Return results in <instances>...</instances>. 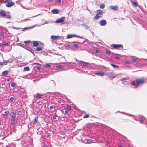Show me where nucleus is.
Returning a JSON list of instances; mask_svg holds the SVG:
<instances>
[{
	"mask_svg": "<svg viewBox=\"0 0 147 147\" xmlns=\"http://www.w3.org/2000/svg\"><path fill=\"white\" fill-rule=\"evenodd\" d=\"M87 142L88 143H92L93 142V141L91 139L88 140Z\"/></svg>",
	"mask_w": 147,
	"mask_h": 147,
	"instance_id": "32",
	"label": "nucleus"
},
{
	"mask_svg": "<svg viewBox=\"0 0 147 147\" xmlns=\"http://www.w3.org/2000/svg\"><path fill=\"white\" fill-rule=\"evenodd\" d=\"M133 4L135 6H137V3L136 2H134L133 3Z\"/></svg>",
	"mask_w": 147,
	"mask_h": 147,
	"instance_id": "49",
	"label": "nucleus"
},
{
	"mask_svg": "<svg viewBox=\"0 0 147 147\" xmlns=\"http://www.w3.org/2000/svg\"><path fill=\"white\" fill-rule=\"evenodd\" d=\"M101 16H100L99 15H98L96 13L95 16L94 17V18L96 20L100 18L101 17Z\"/></svg>",
	"mask_w": 147,
	"mask_h": 147,
	"instance_id": "19",
	"label": "nucleus"
},
{
	"mask_svg": "<svg viewBox=\"0 0 147 147\" xmlns=\"http://www.w3.org/2000/svg\"><path fill=\"white\" fill-rule=\"evenodd\" d=\"M19 40L18 38V37H17V40H16V42H19Z\"/></svg>",
	"mask_w": 147,
	"mask_h": 147,
	"instance_id": "53",
	"label": "nucleus"
},
{
	"mask_svg": "<svg viewBox=\"0 0 147 147\" xmlns=\"http://www.w3.org/2000/svg\"><path fill=\"white\" fill-rule=\"evenodd\" d=\"M119 147H122V146H121V145H119Z\"/></svg>",
	"mask_w": 147,
	"mask_h": 147,
	"instance_id": "64",
	"label": "nucleus"
},
{
	"mask_svg": "<svg viewBox=\"0 0 147 147\" xmlns=\"http://www.w3.org/2000/svg\"><path fill=\"white\" fill-rule=\"evenodd\" d=\"M79 64L81 66L83 65V64L84 63V62L82 61H79Z\"/></svg>",
	"mask_w": 147,
	"mask_h": 147,
	"instance_id": "31",
	"label": "nucleus"
},
{
	"mask_svg": "<svg viewBox=\"0 0 147 147\" xmlns=\"http://www.w3.org/2000/svg\"><path fill=\"white\" fill-rule=\"evenodd\" d=\"M73 46L76 49H78L80 48L79 46L76 44H73Z\"/></svg>",
	"mask_w": 147,
	"mask_h": 147,
	"instance_id": "26",
	"label": "nucleus"
},
{
	"mask_svg": "<svg viewBox=\"0 0 147 147\" xmlns=\"http://www.w3.org/2000/svg\"><path fill=\"white\" fill-rule=\"evenodd\" d=\"M9 48H10V49L9 51H8V52H9V51L11 50V47H10V46H9Z\"/></svg>",
	"mask_w": 147,
	"mask_h": 147,
	"instance_id": "61",
	"label": "nucleus"
},
{
	"mask_svg": "<svg viewBox=\"0 0 147 147\" xmlns=\"http://www.w3.org/2000/svg\"><path fill=\"white\" fill-rule=\"evenodd\" d=\"M109 8L114 10L115 11H117L118 9V7L117 5L115 6H110L109 7Z\"/></svg>",
	"mask_w": 147,
	"mask_h": 147,
	"instance_id": "5",
	"label": "nucleus"
},
{
	"mask_svg": "<svg viewBox=\"0 0 147 147\" xmlns=\"http://www.w3.org/2000/svg\"><path fill=\"white\" fill-rule=\"evenodd\" d=\"M30 41L29 40L26 41H24V43L27 46H29L30 45Z\"/></svg>",
	"mask_w": 147,
	"mask_h": 147,
	"instance_id": "24",
	"label": "nucleus"
},
{
	"mask_svg": "<svg viewBox=\"0 0 147 147\" xmlns=\"http://www.w3.org/2000/svg\"><path fill=\"white\" fill-rule=\"evenodd\" d=\"M122 45L121 44H115L113 45V47L115 48L120 47H122Z\"/></svg>",
	"mask_w": 147,
	"mask_h": 147,
	"instance_id": "17",
	"label": "nucleus"
},
{
	"mask_svg": "<svg viewBox=\"0 0 147 147\" xmlns=\"http://www.w3.org/2000/svg\"><path fill=\"white\" fill-rule=\"evenodd\" d=\"M57 116L56 115H55L53 116V118H54V119H56V117Z\"/></svg>",
	"mask_w": 147,
	"mask_h": 147,
	"instance_id": "44",
	"label": "nucleus"
},
{
	"mask_svg": "<svg viewBox=\"0 0 147 147\" xmlns=\"http://www.w3.org/2000/svg\"><path fill=\"white\" fill-rule=\"evenodd\" d=\"M8 73H9V71H8L6 70V71H3L2 72V74L4 76V75H5L7 74Z\"/></svg>",
	"mask_w": 147,
	"mask_h": 147,
	"instance_id": "23",
	"label": "nucleus"
},
{
	"mask_svg": "<svg viewBox=\"0 0 147 147\" xmlns=\"http://www.w3.org/2000/svg\"><path fill=\"white\" fill-rule=\"evenodd\" d=\"M26 49L28 51H30V52H31L34 55V54L33 53V52H32L33 50H32V49H27L26 48Z\"/></svg>",
	"mask_w": 147,
	"mask_h": 147,
	"instance_id": "36",
	"label": "nucleus"
},
{
	"mask_svg": "<svg viewBox=\"0 0 147 147\" xmlns=\"http://www.w3.org/2000/svg\"><path fill=\"white\" fill-rule=\"evenodd\" d=\"M95 51H96V53H99V50H95Z\"/></svg>",
	"mask_w": 147,
	"mask_h": 147,
	"instance_id": "51",
	"label": "nucleus"
},
{
	"mask_svg": "<svg viewBox=\"0 0 147 147\" xmlns=\"http://www.w3.org/2000/svg\"><path fill=\"white\" fill-rule=\"evenodd\" d=\"M5 113L6 115H8L9 113V111H6Z\"/></svg>",
	"mask_w": 147,
	"mask_h": 147,
	"instance_id": "38",
	"label": "nucleus"
},
{
	"mask_svg": "<svg viewBox=\"0 0 147 147\" xmlns=\"http://www.w3.org/2000/svg\"><path fill=\"white\" fill-rule=\"evenodd\" d=\"M35 96L39 98H41V96L39 94H36L35 95Z\"/></svg>",
	"mask_w": 147,
	"mask_h": 147,
	"instance_id": "28",
	"label": "nucleus"
},
{
	"mask_svg": "<svg viewBox=\"0 0 147 147\" xmlns=\"http://www.w3.org/2000/svg\"><path fill=\"white\" fill-rule=\"evenodd\" d=\"M140 121L141 123H143L144 122V121L142 119H140Z\"/></svg>",
	"mask_w": 147,
	"mask_h": 147,
	"instance_id": "48",
	"label": "nucleus"
},
{
	"mask_svg": "<svg viewBox=\"0 0 147 147\" xmlns=\"http://www.w3.org/2000/svg\"><path fill=\"white\" fill-rule=\"evenodd\" d=\"M40 45H39V46L37 47L36 49V50L37 51L42 50L43 47V44L42 43H41L40 42Z\"/></svg>",
	"mask_w": 147,
	"mask_h": 147,
	"instance_id": "6",
	"label": "nucleus"
},
{
	"mask_svg": "<svg viewBox=\"0 0 147 147\" xmlns=\"http://www.w3.org/2000/svg\"><path fill=\"white\" fill-rule=\"evenodd\" d=\"M131 60L133 62H137L139 61L140 59H139L138 58H135V59H134V58L131 59Z\"/></svg>",
	"mask_w": 147,
	"mask_h": 147,
	"instance_id": "18",
	"label": "nucleus"
},
{
	"mask_svg": "<svg viewBox=\"0 0 147 147\" xmlns=\"http://www.w3.org/2000/svg\"><path fill=\"white\" fill-rule=\"evenodd\" d=\"M8 44H9V43H4V44H3V45H8Z\"/></svg>",
	"mask_w": 147,
	"mask_h": 147,
	"instance_id": "55",
	"label": "nucleus"
},
{
	"mask_svg": "<svg viewBox=\"0 0 147 147\" xmlns=\"http://www.w3.org/2000/svg\"><path fill=\"white\" fill-rule=\"evenodd\" d=\"M110 64L113 67H115L116 68H118L119 66L117 65H115L111 63Z\"/></svg>",
	"mask_w": 147,
	"mask_h": 147,
	"instance_id": "25",
	"label": "nucleus"
},
{
	"mask_svg": "<svg viewBox=\"0 0 147 147\" xmlns=\"http://www.w3.org/2000/svg\"><path fill=\"white\" fill-rule=\"evenodd\" d=\"M59 12V10L57 9H53L51 11V12L53 14H57Z\"/></svg>",
	"mask_w": 147,
	"mask_h": 147,
	"instance_id": "13",
	"label": "nucleus"
},
{
	"mask_svg": "<svg viewBox=\"0 0 147 147\" xmlns=\"http://www.w3.org/2000/svg\"><path fill=\"white\" fill-rule=\"evenodd\" d=\"M115 58L116 59H118V60H120V58L118 57H115Z\"/></svg>",
	"mask_w": 147,
	"mask_h": 147,
	"instance_id": "47",
	"label": "nucleus"
},
{
	"mask_svg": "<svg viewBox=\"0 0 147 147\" xmlns=\"http://www.w3.org/2000/svg\"><path fill=\"white\" fill-rule=\"evenodd\" d=\"M52 64V63L44 64L43 65V66L46 68H49L51 66L50 64Z\"/></svg>",
	"mask_w": 147,
	"mask_h": 147,
	"instance_id": "16",
	"label": "nucleus"
},
{
	"mask_svg": "<svg viewBox=\"0 0 147 147\" xmlns=\"http://www.w3.org/2000/svg\"><path fill=\"white\" fill-rule=\"evenodd\" d=\"M18 112L19 113H21V112L20 111H18Z\"/></svg>",
	"mask_w": 147,
	"mask_h": 147,
	"instance_id": "63",
	"label": "nucleus"
},
{
	"mask_svg": "<svg viewBox=\"0 0 147 147\" xmlns=\"http://www.w3.org/2000/svg\"><path fill=\"white\" fill-rule=\"evenodd\" d=\"M65 19V17H63L61 18H59L56 21V22L57 23H62L64 21V20Z\"/></svg>",
	"mask_w": 147,
	"mask_h": 147,
	"instance_id": "7",
	"label": "nucleus"
},
{
	"mask_svg": "<svg viewBox=\"0 0 147 147\" xmlns=\"http://www.w3.org/2000/svg\"><path fill=\"white\" fill-rule=\"evenodd\" d=\"M4 3H7L6 5L8 7H11L14 4V3L12 2L11 0H5L4 1Z\"/></svg>",
	"mask_w": 147,
	"mask_h": 147,
	"instance_id": "3",
	"label": "nucleus"
},
{
	"mask_svg": "<svg viewBox=\"0 0 147 147\" xmlns=\"http://www.w3.org/2000/svg\"><path fill=\"white\" fill-rule=\"evenodd\" d=\"M129 79L128 77H126L122 78L121 80L123 84H125L127 82V80Z\"/></svg>",
	"mask_w": 147,
	"mask_h": 147,
	"instance_id": "11",
	"label": "nucleus"
},
{
	"mask_svg": "<svg viewBox=\"0 0 147 147\" xmlns=\"http://www.w3.org/2000/svg\"><path fill=\"white\" fill-rule=\"evenodd\" d=\"M6 18H8V19H10L11 18V16L10 15H6Z\"/></svg>",
	"mask_w": 147,
	"mask_h": 147,
	"instance_id": "34",
	"label": "nucleus"
},
{
	"mask_svg": "<svg viewBox=\"0 0 147 147\" xmlns=\"http://www.w3.org/2000/svg\"><path fill=\"white\" fill-rule=\"evenodd\" d=\"M4 34L3 32H0V36H3Z\"/></svg>",
	"mask_w": 147,
	"mask_h": 147,
	"instance_id": "45",
	"label": "nucleus"
},
{
	"mask_svg": "<svg viewBox=\"0 0 147 147\" xmlns=\"http://www.w3.org/2000/svg\"><path fill=\"white\" fill-rule=\"evenodd\" d=\"M83 65L86 66L87 67H89V66L90 65V64L89 63L84 62L83 64Z\"/></svg>",
	"mask_w": 147,
	"mask_h": 147,
	"instance_id": "20",
	"label": "nucleus"
},
{
	"mask_svg": "<svg viewBox=\"0 0 147 147\" xmlns=\"http://www.w3.org/2000/svg\"><path fill=\"white\" fill-rule=\"evenodd\" d=\"M65 113L66 114H67L68 113V111H67V110H65Z\"/></svg>",
	"mask_w": 147,
	"mask_h": 147,
	"instance_id": "57",
	"label": "nucleus"
},
{
	"mask_svg": "<svg viewBox=\"0 0 147 147\" xmlns=\"http://www.w3.org/2000/svg\"><path fill=\"white\" fill-rule=\"evenodd\" d=\"M106 52L107 54H109L111 53V51L109 50H106Z\"/></svg>",
	"mask_w": 147,
	"mask_h": 147,
	"instance_id": "35",
	"label": "nucleus"
},
{
	"mask_svg": "<svg viewBox=\"0 0 147 147\" xmlns=\"http://www.w3.org/2000/svg\"><path fill=\"white\" fill-rule=\"evenodd\" d=\"M67 110H70L71 109V108L69 106H67Z\"/></svg>",
	"mask_w": 147,
	"mask_h": 147,
	"instance_id": "41",
	"label": "nucleus"
},
{
	"mask_svg": "<svg viewBox=\"0 0 147 147\" xmlns=\"http://www.w3.org/2000/svg\"><path fill=\"white\" fill-rule=\"evenodd\" d=\"M11 28H13V29H16L17 30H19L20 29V28H19L16 27H11Z\"/></svg>",
	"mask_w": 147,
	"mask_h": 147,
	"instance_id": "37",
	"label": "nucleus"
},
{
	"mask_svg": "<svg viewBox=\"0 0 147 147\" xmlns=\"http://www.w3.org/2000/svg\"><path fill=\"white\" fill-rule=\"evenodd\" d=\"M20 46H21L22 47H23V48H25V49H26V48L25 47H24L23 45H20Z\"/></svg>",
	"mask_w": 147,
	"mask_h": 147,
	"instance_id": "59",
	"label": "nucleus"
},
{
	"mask_svg": "<svg viewBox=\"0 0 147 147\" xmlns=\"http://www.w3.org/2000/svg\"><path fill=\"white\" fill-rule=\"evenodd\" d=\"M53 107H54V106H53H53H50L49 107L50 109H51V110L52 109H53Z\"/></svg>",
	"mask_w": 147,
	"mask_h": 147,
	"instance_id": "46",
	"label": "nucleus"
},
{
	"mask_svg": "<svg viewBox=\"0 0 147 147\" xmlns=\"http://www.w3.org/2000/svg\"><path fill=\"white\" fill-rule=\"evenodd\" d=\"M53 0H48V1L49 2H51Z\"/></svg>",
	"mask_w": 147,
	"mask_h": 147,
	"instance_id": "60",
	"label": "nucleus"
},
{
	"mask_svg": "<svg viewBox=\"0 0 147 147\" xmlns=\"http://www.w3.org/2000/svg\"><path fill=\"white\" fill-rule=\"evenodd\" d=\"M39 42L37 41H33V46L36 47L39 46Z\"/></svg>",
	"mask_w": 147,
	"mask_h": 147,
	"instance_id": "14",
	"label": "nucleus"
},
{
	"mask_svg": "<svg viewBox=\"0 0 147 147\" xmlns=\"http://www.w3.org/2000/svg\"><path fill=\"white\" fill-rule=\"evenodd\" d=\"M59 36H51V38L53 40H55L57 38L59 37Z\"/></svg>",
	"mask_w": 147,
	"mask_h": 147,
	"instance_id": "22",
	"label": "nucleus"
},
{
	"mask_svg": "<svg viewBox=\"0 0 147 147\" xmlns=\"http://www.w3.org/2000/svg\"><path fill=\"white\" fill-rule=\"evenodd\" d=\"M11 86L13 87H14L16 86V84L14 83H12L11 84Z\"/></svg>",
	"mask_w": 147,
	"mask_h": 147,
	"instance_id": "40",
	"label": "nucleus"
},
{
	"mask_svg": "<svg viewBox=\"0 0 147 147\" xmlns=\"http://www.w3.org/2000/svg\"><path fill=\"white\" fill-rule=\"evenodd\" d=\"M107 24L106 20H103L100 22V24L101 26H104L106 25Z\"/></svg>",
	"mask_w": 147,
	"mask_h": 147,
	"instance_id": "8",
	"label": "nucleus"
},
{
	"mask_svg": "<svg viewBox=\"0 0 147 147\" xmlns=\"http://www.w3.org/2000/svg\"><path fill=\"white\" fill-rule=\"evenodd\" d=\"M56 67L59 68L61 69L63 68L64 67L62 65H59L58 66H56Z\"/></svg>",
	"mask_w": 147,
	"mask_h": 147,
	"instance_id": "27",
	"label": "nucleus"
},
{
	"mask_svg": "<svg viewBox=\"0 0 147 147\" xmlns=\"http://www.w3.org/2000/svg\"><path fill=\"white\" fill-rule=\"evenodd\" d=\"M126 62L127 64H130V62L129 61H126Z\"/></svg>",
	"mask_w": 147,
	"mask_h": 147,
	"instance_id": "58",
	"label": "nucleus"
},
{
	"mask_svg": "<svg viewBox=\"0 0 147 147\" xmlns=\"http://www.w3.org/2000/svg\"><path fill=\"white\" fill-rule=\"evenodd\" d=\"M76 37L77 38H80L81 39H83V38L82 36H77L75 34H69L67 35V38H70L72 37Z\"/></svg>",
	"mask_w": 147,
	"mask_h": 147,
	"instance_id": "4",
	"label": "nucleus"
},
{
	"mask_svg": "<svg viewBox=\"0 0 147 147\" xmlns=\"http://www.w3.org/2000/svg\"><path fill=\"white\" fill-rule=\"evenodd\" d=\"M13 60L11 59H9L7 60H3V62H0V66H2L4 65H7L8 63H12Z\"/></svg>",
	"mask_w": 147,
	"mask_h": 147,
	"instance_id": "2",
	"label": "nucleus"
},
{
	"mask_svg": "<svg viewBox=\"0 0 147 147\" xmlns=\"http://www.w3.org/2000/svg\"><path fill=\"white\" fill-rule=\"evenodd\" d=\"M64 47L65 49L67 50H72L73 49L72 47L71 46L69 45H66Z\"/></svg>",
	"mask_w": 147,
	"mask_h": 147,
	"instance_id": "12",
	"label": "nucleus"
},
{
	"mask_svg": "<svg viewBox=\"0 0 147 147\" xmlns=\"http://www.w3.org/2000/svg\"><path fill=\"white\" fill-rule=\"evenodd\" d=\"M57 1L58 3H61V0H57Z\"/></svg>",
	"mask_w": 147,
	"mask_h": 147,
	"instance_id": "52",
	"label": "nucleus"
},
{
	"mask_svg": "<svg viewBox=\"0 0 147 147\" xmlns=\"http://www.w3.org/2000/svg\"><path fill=\"white\" fill-rule=\"evenodd\" d=\"M97 14L102 17L103 14V12L101 10H98L97 11Z\"/></svg>",
	"mask_w": 147,
	"mask_h": 147,
	"instance_id": "15",
	"label": "nucleus"
},
{
	"mask_svg": "<svg viewBox=\"0 0 147 147\" xmlns=\"http://www.w3.org/2000/svg\"><path fill=\"white\" fill-rule=\"evenodd\" d=\"M11 124H15V123L16 122H15V121L13 120L11 121Z\"/></svg>",
	"mask_w": 147,
	"mask_h": 147,
	"instance_id": "42",
	"label": "nucleus"
},
{
	"mask_svg": "<svg viewBox=\"0 0 147 147\" xmlns=\"http://www.w3.org/2000/svg\"><path fill=\"white\" fill-rule=\"evenodd\" d=\"M3 45V44L2 43H1L0 44V47L1 46Z\"/></svg>",
	"mask_w": 147,
	"mask_h": 147,
	"instance_id": "62",
	"label": "nucleus"
},
{
	"mask_svg": "<svg viewBox=\"0 0 147 147\" xmlns=\"http://www.w3.org/2000/svg\"><path fill=\"white\" fill-rule=\"evenodd\" d=\"M37 69L38 70H40V67H38L37 68Z\"/></svg>",
	"mask_w": 147,
	"mask_h": 147,
	"instance_id": "56",
	"label": "nucleus"
},
{
	"mask_svg": "<svg viewBox=\"0 0 147 147\" xmlns=\"http://www.w3.org/2000/svg\"><path fill=\"white\" fill-rule=\"evenodd\" d=\"M116 76H117V75H115L114 76L110 77V79L112 80L113 78L116 77Z\"/></svg>",
	"mask_w": 147,
	"mask_h": 147,
	"instance_id": "39",
	"label": "nucleus"
},
{
	"mask_svg": "<svg viewBox=\"0 0 147 147\" xmlns=\"http://www.w3.org/2000/svg\"><path fill=\"white\" fill-rule=\"evenodd\" d=\"M24 70L26 71H29V68L28 67H24Z\"/></svg>",
	"mask_w": 147,
	"mask_h": 147,
	"instance_id": "30",
	"label": "nucleus"
},
{
	"mask_svg": "<svg viewBox=\"0 0 147 147\" xmlns=\"http://www.w3.org/2000/svg\"><path fill=\"white\" fill-rule=\"evenodd\" d=\"M100 7L101 9H103L105 7V5L103 4H102L100 5Z\"/></svg>",
	"mask_w": 147,
	"mask_h": 147,
	"instance_id": "29",
	"label": "nucleus"
},
{
	"mask_svg": "<svg viewBox=\"0 0 147 147\" xmlns=\"http://www.w3.org/2000/svg\"><path fill=\"white\" fill-rule=\"evenodd\" d=\"M33 65H39V63H35L33 64Z\"/></svg>",
	"mask_w": 147,
	"mask_h": 147,
	"instance_id": "54",
	"label": "nucleus"
},
{
	"mask_svg": "<svg viewBox=\"0 0 147 147\" xmlns=\"http://www.w3.org/2000/svg\"><path fill=\"white\" fill-rule=\"evenodd\" d=\"M14 100V98L13 97H11L10 98V100L11 101H12Z\"/></svg>",
	"mask_w": 147,
	"mask_h": 147,
	"instance_id": "50",
	"label": "nucleus"
},
{
	"mask_svg": "<svg viewBox=\"0 0 147 147\" xmlns=\"http://www.w3.org/2000/svg\"><path fill=\"white\" fill-rule=\"evenodd\" d=\"M38 116H36L35 117V119L34 120L33 122L34 123H36L38 122Z\"/></svg>",
	"mask_w": 147,
	"mask_h": 147,
	"instance_id": "21",
	"label": "nucleus"
},
{
	"mask_svg": "<svg viewBox=\"0 0 147 147\" xmlns=\"http://www.w3.org/2000/svg\"><path fill=\"white\" fill-rule=\"evenodd\" d=\"M12 117L13 118H15L16 117V114L15 113H13L12 115Z\"/></svg>",
	"mask_w": 147,
	"mask_h": 147,
	"instance_id": "43",
	"label": "nucleus"
},
{
	"mask_svg": "<svg viewBox=\"0 0 147 147\" xmlns=\"http://www.w3.org/2000/svg\"><path fill=\"white\" fill-rule=\"evenodd\" d=\"M6 16L5 11L3 10H1L0 11V17L2 16L3 17H5Z\"/></svg>",
	"mask_w": 147,
	"mask_h": 147,
	"instance_id": "10",
	"label": "nucleus"
},
{
	"mask_svg": "<svg viewBox=\"0 0 147 147\" xmlns=\"http://www.w3.org/2000/svg\"><path fill=\"white\" fill-rule=\"evenodd\" d=\"M89 117V115L86 114V115H85L84 116L83 118H88V117Z\"/></svg>",
	"mask_w": 147,
	"mask_h": 147,
	"instance_id": "33",
	"label": "nucleus"
},
{
	"mask_svg": "<svg viewBox=\"0 0 147 147\" xmlns=\"http://www.w3.org/2000/svg\"><path fill=\"white\" fill-rule=\"evenodd\" d=\"M144 81V79L142 78L137 79L136 82L134 81L131 82V84L134 86V88H136L143 84Z\"/></svg>",
	"mask_w": 147,
	"mask_h": 147,
	"instance_id": "1",
	"label": "nucleus"
},
{
	"mask_svg": "<svg viewBox=\"0 0 147 147\" xmlns=\"http://www.w3.org/2000/svg\"><path fill=\"white\" fill-rule=\"evenodd\" d=\"M94 74L99 76H102L105 75V73L104 72L101 71L100 72L95 73Z\"/></svg>",
	"mask_w": 147,
	"mask_h": 147,
	"instance_id": "9",
	"label": "nucleus"
}]
</instances>
